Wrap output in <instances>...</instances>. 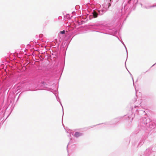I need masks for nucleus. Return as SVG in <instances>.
<instances>
[{
    "mask_svg": "<svg viewBox=\"0 0 156 156\" xmlns=\"http://www.w3.org/2000/svg\"><path fill=\"white\" fill-rule=\"evenodd\" d=\"M60 33L62 34H64L65 33V30H63L62 31H60Z\"/></svg>",
    "mask_w": 156,
    "mask_h": 156,
    "instance_id": "obj_3",
    "label": "nucleus"
},
{
    "mask_svg": "<svg viewBox=\"0 0 156 156\" xmlns=\"http://www.w3.org/2000/svg\"><path fill=\"white\" fill-rule=\"evenodd\" d=\"M81 135V134L78 132H76L74 136L76 137H78Z\"/></svg>",
    "mask_w": 156,
    "mask_h": 156,
    "instance_id": "obj_2",
    "label": "nucleus"
},
{
    "mask_svg": "<svg viewBox=\"0 0 156 156\" xmlns=\"http://www.w3.org/2000/svg\"><path fill=\"white\" fill-rule=\"evenodd\" d=\"M110 1H111V0H110Z\"/></svg>",
    "mask_w": 156,
    "mask_h": 156,
    "instance_id": "obj_5",
    "label": "nucleus"
},
{
    "mask_svg": "<svg viewBox=\"0 0 156 156\" xmlns=\"http://www.w3.org/2000/svg\"><path fill=\"white\" fill-rule=\"evenodd\" d=\"M110 5H111V4H109V6H110Z\"/></svg>",
    "mask_w": 156,
    "mask_h": 156,
    "instance_id": "obj_4",
    "label": "nucleus"
},
{
    "mask_svg": "<svg viewBox=\"0 0 156 156\" xmlns=\"http://www.w3.org/2000/svg\"><path fill=\"white\" fill-rule=\"evenodd\" d=\"M93 16L94 18H96L97 17L98 14V13L95 11H94L93 12Z\"/></svg>",
    "mask_w": 156,
    "mask_h": 156,
    "instance_id": "obj_1",
    "label": "nucleus"
}]
</instances>
